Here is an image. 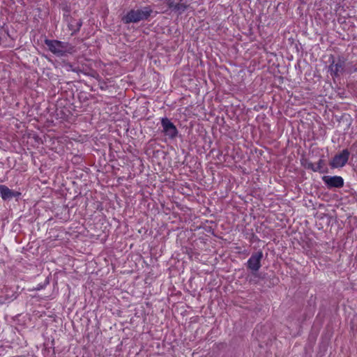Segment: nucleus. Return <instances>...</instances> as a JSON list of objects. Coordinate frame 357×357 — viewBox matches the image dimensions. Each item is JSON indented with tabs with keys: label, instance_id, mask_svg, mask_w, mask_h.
Returning a JSON list of instances; mask_svg holds the SVG:
<instances>
[{
	"label": "nucleus",
	"instance_id": "1",
	"mask_svg": "<svg viewBox=\"0 0 357 357\" xmlns=\"http://www.w3.org/2000/svg\"><path fill=\"white\" fill-rule=\"evenodd\" d=\"M152 13L153 9L150 6L132 9L122 17V21L125 24L137 23L140 21L146 20Z\"/></svg>",
	"mask_w": 357,
	"mask_h": 357
},
{
	"label": "nucleus",
	"instance_id": "12",
	"mask_svg": "<svg viewBox=\"0 0 357 357\" xmlns=\"http://www.w3.org/2000/svg\"><path fill=\"white\" fill-rule=\"evenodd\" d=\"M81 26H82V22L79 20V21L77 22V23H76V28H73V25L70 24V26H71L70 29L75 31H79Z\"/></svg>",
	"mask_w": 357,
	"mask_h": 357
},
{
	"label": "nucleus",
	"instance_id": "3",
	"mask_svg": "<svg viewBox=\"0 0 357 357\" xmlns=\"http://www.w3.org/2000/svg\"><path fill=\"white\" fill-rule=\"evenodd\" d=\"M350 152L348 149H343L336 154L330 161L329 165L332 169L343 167L348 162Z\"/></svg>",
	"mask_w": 357,
	"mask_h": 357
},
{
	"label": "nucleus",
	"instance_id": "13",
	"mask_svg": "<svg viewBox=\"0 0 357 357\" xmlns=\"http://www.w3.org/2000/svg\"><path fill=\"white\" fill-rule=\"evenodd\" d=\"M356 71H357V68H354L352 69L349 70L348 73L351 74V73H352L354 72H356Z\"/></svg>",
	"mask_w": 357,
	"mask_h": 357
},
{
	"label": "nucleus",
	"instance_id": "2",
	"mask_svg": "<svg viewBox=\"0 0 357 357\" xmlns=\"http://www.w3.org/2000/svg\"><path fill=\"white\" fill-rule=\"evenodd\" d=\"M45 43L48 47V50L58 56H64L66 53L70 52L72 50V47L68 43L59 40L46 39Z\"/></svg>",
	"mask_w": 357,
	"mask_h": 357
},
{
	"label": "nucleus",
	"instance_id": "6",
	"mask_svg": "<svg viewBox=\"0 0 357 357\" xmlns=\"http://www.w3.org/2000/svg\"><path fill=\"white\" fill-rule=\"evenodd\" d=\"M331 59L332 61L328 66V71L332 77H338L344 71L345 62L341 58H339L335 62L333 56H331Z\"/></svg>",
	"mask_w": 357,
	"mask_h": 357
},
{
	"label": "nucleus",
	"instance_id": "10",
	"mask_svg": "<svg viewBox=\"0 0 357 357\" xmlns=\"http://www.w3.org/2000/svg\"><path fill=\"white\" fill-rule=\"evenodd\" d=\"M188 6L189 5L187 4L186 3H178L175 6L174 11L177 13L178 14L181 15L183 13H184V11L187 9Z\"/></svg>",
	"mask_w": 357,
	"mask_h": 357
},
{
	"label": "nucleus",
	"instance_id": "7",
	"mask_svg": "<svg viewBox=\"0 0 357 357\" xmlns=\"http://www.w3.org/2000/svg\"><path fill=\"white\" fill-rule=\"evenodd\" d=\"M322 181L328 188H340L344 185V179L340 176H324Z\"/></svg>",
	"mask_w": 357,
	"mask_h": 357
},
{
	"label": "nucleus",
	"instance_id": "8",
	"mask_svg": "<svg viewBox=\"0 0 357 357\" xmlns=\"http://www.w3.org/2000/svg\"><path fill=\"white\" fill-rule=\"evenodd\" d=\"M20 195V193L9 189L6 185H0V197L2 199L6 201L10 200L13 197H17Z\"/></svg>",
	"mask_w": 357,
	"mask_h": 357
},
{
	"label": "nucleus",
	"instance_id": "11",
	"mask_svg": "<svg viewBox=\"0 0 357 357\" xmlns=\"http://www.w3.org/2000/svg\"><path fill=\"white\" fill-rule=\"evenodd\" d=\"M166 2L169 8L174 10L175 6L176 5V3L174 2V0H166Z\"/></svg>",
	"mask_w": 357,
	"mask_h": 357
},
{
	"label": "nucleus",
	"instance_id": "9",
	"mask_svg": "<svg viewBox=\"0 0 357 357\" xmlns=\"http://www.w3.org/2000/svg\"><path fill=\"white\" fill-rule=\"evenodd\" d=\"M324 161L322 159H320L317 164L309 163L307 165V168L312 169L314 172H320L324 173L326 172V170H324Z\"/></svg>",
	"mask_w": 357,
	"mask_h": 357
},
{
	"label": "nucleus",
	"instance_id": "4",
	"mask_svg": "<svg viewBox=\"0 0 357 357\" xmlns=\"http://www.w3.org/2000/svg\"><path fill=\"white\" fill-rule=\"evenodd\" d=\"M263 258V252L258 251L253 253L246 263L247 268L255 274L260 269L261 264V261Z\"/></svg>",
	"mask_w": 357,
	"mask_h": 357
},
{
	"label": "nucleus",
	"instance_id": "5",
	"mask_svg": "<svg viewBox=\"0 0 357 357\" xmlns=\"http://www.w3.org/2000/svg\"><path fill=\"white\" fill-rule=\"evenodd\" d=\"M162 132L169 139H174L178 135V130L173 123L167 118L161 119Z\"/></svg>",
	"mask_w": 357,
	"mask_h": 357
}]
</instances>
